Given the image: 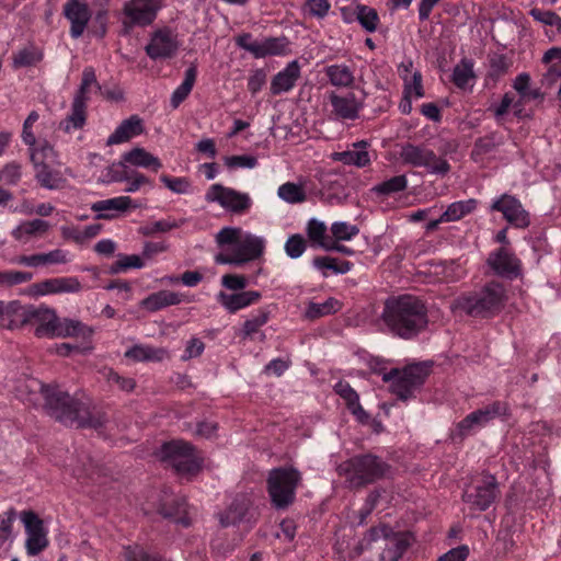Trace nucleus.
Listing matches in <instances>:
<instances>
[{
	"mask_svg": "<svg viewBox=\"0 0 561 561\" xmlns=\"http://www.w3.org/2000/svg\"><path fill=\"white\" fill-rule=\"evenodd\" d=\"M130 206L131 198L129 196H118L95 202L91 209L98 213V218L111 219L114 217V213L125 211Z\"/></svg>",
	"mask_w": 561,
	"mask_h": 561,
	"instance_id": "31",
	"label": "nucleus"
},
{
	"mask_svg": "<svg viewBox=\"0 0 561 561\" xmlns=\"http://www.w3.org/2000/svg\"><path fill=\"white\" fill-rule=\"evenodd\" d=\"M301 473L293 467L272 469L267 478V492L277 510L287 508L295 500Z\"/></svg>",
	"mask_w": 561,
	"mask_h": 561,
	"instance_id": "6",
	"label": "nucleus"
},
{
	"mask_svg": "<svg viewBox=\"0 0 561 561\" xmlns=\"http://www.w3.org/2000/svg\"><path fill=\"white\" fill-rule=\"evenodd\" d=\"M54 321H56V310L45 305L22 306L19 302L15 318L7 324L8 329L14 330L25 325H33L34 334L38 339L50 337Z\"/></svg>",
	"mask_w": 561,
	"mask_h": 561,
	"instance_id": "7",
	"label": "nucleus"
},
{
	"mask_svg": "<svg viewBox=\"0 0 561 561\" xmlns=\"http://www.w3.org/2000/svg\"><path fill=\"white\" fill-rule=\"evenodd\" d=\"M497 145L499 141L495 139V135L481 137L476 140L471 156L474 160H478L479 157L491 152Z\"/></svg>",
	"mask_w": 561,
	"mask_h": 561,
	"instance_id": "57",
	"label": "nucleus"
},
{
	"mask_svg": "<svg viewBox=\"0 0 561 561\" xmlns=\"http://www.w3.org/2000/svg\"><path fill=\"white\" fill-rule=\"evenodd\" d=\"M473 78L474 73L472 70V64L469 60L463 59L459 65L455 67L453 72V81L458 88H467Z\"/></svg>",
	"mask_w": 561,
	"mask_h": 561,
	"instance_id": "47",
	"label": "nucleus"
},
{
	"mask_svg": "<svg viewBox=\"0 0 561 561\" xmlns=\"http://www.w3.org/2000/svg\"><path fill=\"white\" fill-rule=\"evenodd\" d=\"M21 520L26 533L25 548L27 554L36 556L48 546L47 534L43 520L33 511H23Z\"/></svg>",
	"mask_w": 561,
	"mask_h": 561,
	"instance_id": "16",
	"label": "nucleus"
},
{
	"mask_svg": "<svg viewBox=\"0 0 561 561\" xmlns=\"http://www.w3.org/2000/svg\"><path fill=\"white\" fill-rule=\"evenodd\" d=\"M183 295L171 290H159L150 294L141 300L140 306L150 312L158 311L169 306H175L183 301Z\"/></svg>",
	"mask_w": 561,
	"mask_h": 561,
	"instance_id": "30",
	"label": "nucleus"
},
{
	"mask_svg": "<svg viewBox=\"0 0 561 561\" xmlns=\"http://www.w3.org/2000/svg\"><path fill=\"white\" fill-rule=\"evenodd\" d=\"M160 458L179 474H195L202 466V458L195 448L184 440H172L163 444Z\"/></svg>",
	"mask_w": 561,
	"mask_h": 561,
	"instance_id": "9",
	"label": "nucleus"
},
{
	"mask_svg": "<svg viewBox=\"0 0 561 561\" xmlns=\"http://www.w3.org/2000/svg\"><path fill=\"white\" fill-rule=\"evenodd\" d=\"M407 186L408 179L404 174H401L375 185L371 191L377 195L389 196L404 191Z\"/></svg>",
	"mask_w": 561,
	"mask_h": 561,
	"instance_id": "44",
	"label": "nucleus"
},
{
	"mask_svg": "<svg viewBox=\"0 0 561 561\" xmlns=\"http://www.w3.org/2000/svg\"><path fill=\"white\" fill-rule=\"evenodd\" d=\"M368 144L364 140L352 145V149L342 152H334L332 158L334 161L342 162L346 165H355L357 168L367 167L370 163Z\"/></svg>",
	"mask_w": 561,
	"mask_h": 561,
	"instance_id": "27",
	"label": "nucleus"
},
{
	"mask_svg": "<svg viewBox=\"0 0 561 561\" xmlns=\"http://www.w3.org/2000/svg\"><path fill=\"white\" fill-rule=\"evenodd\" d=\"M414 538L408 531H394L388 525L370 527L355 548L353 558L364 550L370 549L373 543L379 545V561H399L413 543Z\"/></svg>",
	"mask_w": 561,
	"mask_h": 561,
	"instance_id": "4",
	"label": "nucleus"
},
{
	"mask_svg": "<svg viewBox=\"0 0 561 561\" xmlns=\"http://www.w3.org/2000/svg\"><path fill=\"white\" fill-rule=\"evenodd\" d=\"M270 320V311L265 308L257 309L247 319L242 325L241 333L243 337H252V335L267 323Z\"/></svg>",
	"mask_w": 561,
	"mask_h": 561,
	"instance_id": "42",
	"label": "nucleus"
},
{
	"mask_svg": "<svg viewBox=\"0 0 561 561\" xmlns=\"http://www.w3.org/2000/svg\"><path fill=\"white\" fill-rule=\"evenodd\" d=\"M477 207V201L473 198L451 203L442 214V220L447 222L457 221L472 213Z\"/></svg>",
	"mask_w": 561,
	"mask_h": 561,
	"instance_id": "39",
	"label": "nucleus"
},
{
	"mask_svg": "<svg viewBox=\"0 0 561 561\" xmlns=\"http://www.w3.org/2000/svg\"><path fill=\"white\" fill-rule=\"evenodd\" d=\"M144 133V123L138 115L124 119L106 140L107 146L118 145L130 140Z\"/></svg>",
	"mask_w": 561,
	"mask_h": 561,
	"instance_id": "26",
	"label": "nucleus"
},
{
	"mask_svg": "<svg viewBox=\"0 0 561 561\" xmlns=\"http://www.w3.org/2000/svg\"><path fill=\"white\" fill-rule=\"evenodd\" d=\"M103 375L108 383L116 385L122 391L131 392L136 387L133 378L121 376L113 369H106Z\"/></svg>",
	"mask_w": 561,
	"mask_h": 561,
	"instance_id": "55",
	"label": "nucleus"
},
{
	"mask_svg": "<svg viewBox=\"0 0 561 561\" xmlns=\"http://www.w3.org/2000/svg\"><path fill=\"white\" fill-rule=\"evenodd\" d=\"M16 519V511L11 507L3 514H0V542L12 540L13 523Z\"/></svg>",
	"mask_w": 561,
	"mask_h": 561,
	"instance_id": "50",
	"label": "nucleus"
},
{
	"mask_svg": "<svg viewBox=\"0 0 561 561\" xmlns=\"http://www.w3.org/2000/svg\"><path fill=\"white\" fill-rule=\"evenodd\" d=\"M160 181L169 188L172 193L175 194H188L192 190L191 181L185 178H172L167 174L160 175Z\"/></svg>",
	"mask_w": 561,
	"mask_h": 561,
	"instance_id": "51",
	"label": "nucleus"
},
{
	"mask_svg": "<svg viewBox=\"0 0 561 561\" xmlns=\"http://www.w3.org/2000/svg\"><path fill=\"white\" fill-rule=\"evenodd\" d=\"M306 250V241L300 234H294L285 243L286 254L291 259L302 255Z\"/></svg>",
	"mask_w": 561,
	"mask_h": 561,
	"instance_id": "61",
	"label": "nucleus"
},
{
	"mask_svg": "<svg viewBox=\"0 0 561 561\" xmlns=\"http://www.w3.org/2000/svg\"><path fill=\"white\" fill-rule=\"evenodd\" d=\"M42 53L34 46H27L13 55V67L23 68L36 65L42 60Z\"/></svg>",
	"mask_w": 561,
	"mask_h": 561,
	"instance_id": "46",
	"label": "nucleus"
},
{
	"mask_svg": "<svg viewBox=\"0 0 561 561\" xmlns=\"http://www.w3.org/2000/svg\"><path fill=\"white\" fill-rule=\"evenodd\" d=\"M49 229V224L42 219L23 221L13 230V237L16 240H26L30 237L43 236Z\"/></svg>",
	"mask_w": 561,
	"mask_h": 561,
	"instance_id": "34",
	"label": "nucleus"
},
{
	"mask_svg": "<svg viewBox=\"0 0 561 561\" xmlns=\"http://www.w3.org/2000/svg\"><path fill=\"white\" fill-rule=\"evenodd\" d=\"M261 299V293L257 290H247L233 294L220 291L217 295L218 302L229 312L236 313Z\"/></svg>",
	"mask_w": 561,
	"mask_h": 561,
	"instance_id": "24",
	"label": "nucleus"
},
{
	"mask_svg": "<svg viewBox=\"0 0 561 561\" xmlns=\"http://www.w3.org/2000/svg\"><path fill=\"white\" fill-rule=\"evenodd\" d=\"M329 101L332 106L331 113L335 118L353 121L358 117L362 103L354 93L347 92L342 95L331 92L329 93Z\"/></svg>",
	"mask_w": 561,
	"mask_h": 561,
	"instance_id": "19",
	"label": "nucleus"
},
{
	"mask_svg": "<svg viewBox=\"0 0 561 561\" xmlns=\"http://www.w3.org/2000/svg\"><path fill=\"white\" fill-rule=\"evenodd\" d=\"M499 484L494 476L484 474L471 489L463 492L462 499L472 510L485 511L499 497Z\"/></svg>",
	"mask_w": 561,
	"mask_h": 561,
	"instance_id": "13",
	"label": "nucleus"
},
{
	"mask_svg": "<svg viewBox=\"0 0 561 561\" xmlns=\"http://www.w3.org/2000/svg\"><path fill=\"white\" fill-rule=\"evenodd\" d=\"M488 265L502 277L515 278L520 274V261L506 247H502L490 253Z\"/></svg>",
	"mask_w": 561,
	"mask_h": 561,
	"instance_id": "17",
	"label": "nucleus"
},
{
	"mask_svg": "<svg viewBox=\"0 0 561 561\" xmlns=\"http://www.w3.org/2000/svg\"><path fill=\"white\" fill-rule=\"evenodd\" d=\"M340 476L345 477L353 488L364 486L390 473V466L381 458L367 454L355 456L337 467Z\"/></svg>",
	"mask_w": 561,
	"mask_h": 561,
	"instance_id": "5",
	"label": "nucleus"
},
{
	"mask_svg": "<svg viewBox=\"0 0 561 561\" xmlns=\"http://www.w3.org/2000/svg\"><path fill=\"white\" fill-rule=\"evenodd\" d=\"M491 209L502 213L504 218L517 228H526L529 225L528 213L520 202L512 195L503 194L493 202Z\"/></svg>",
	"mask_w": 561,
	"mask_h": 561,
	"instance_id": "18",
	"label": "nucleus"
},
{
	"mask_svg": "<svg viewBox=\"0 0 561 561\" xmlns=\"http://www.w3.org/2000/svg\"><path fill=\"white\" fill-rule=\"evenodd\" d=\"M125 357L134 362H162L169 357V353L163 347L136 344L125 352Z\"/></svg>",
	"mask_w": 561,
	"mask_h": 561,
	"instance_id": "33",
	"label": "nucleus"
},
{
	"mask_svg": "<svg viewBox=\"0 0 561 561\" xmlns=\"http://www.w3.org/2000/svg\"><path fill=\"white\" fill-rule=\"evenodd\" d=\"M221 285L232 291H244L248 285V278L239 274H225L221 277Z\"/></svg>",
	"mask_w": 561,
	"mask_h": 561,
	"instance_id": "63",
	"label": "nucleus"
},
{
	"mask_svg": "<svg viewBox=\"0 0 561 561\" xmlns=\"http://www.w3.org/2000/svg\"><path fill=\"white\" fill-rule=\"evenodd\" d=\"M92 88L100 90V85L98 83L94 69L91 67H87L82 72L81 84L75 96H81L82 100L88 101V93Z\"/></svg>",
	"mask_w": 561,
	"mask_h": 561,
	"instance_id": "53",
	"label": "nucleus"
},
{
	"mask_svg": "<svg viewBox=\"0 0 561 561\" xmlns=\"http://www.w3.org/2000/svg\"><path fill=\"white\" fill-rule=\"evenodd\" d=\"M27 387L36 396L35 398L31 396L27 400L37 405L39 404V398H42L45 411L65 425L100 430L106 422L102 412L91 410L87 401L70 397L57 386H46L33 379Z\"/></svg>",
	"mask_w": 561,
	"mask_h": 561,
	"instance_id": "1",
	"label": "nucleus"
},
{
	"mask_svg": "<svg viewBox=\"0 0 561 561\" xmlns=\"http://www.w3.org/2000/svg\"><path fill=\"white\" fill-rule=\"evenodd\" d=\"M125 182L127 183V186L124 190L126 193H135L146 185L152 187L151 180L145 174L135 170H130L129 179H127Z\"/></svg>",
	"mask_w": 561,
	"mask_h": 561,
	"instance_id": "58",
	"label": "nucleus"
},
{
	"mask_svg": "<svg viewBox=\"0 0 561 561\" xmlns=\"http://www.w3.org/2000/svg\"><path fill=\"white\" fill-rule=\"evenodd\" d=\"M31 160L35 168L42 167L44 164H54L56 160V152L54 148L46 141L42 142L39 146H34L30 148Z\"/></svg>",
	"mask_w": 561,
	"mask_h": 561,
	"instance_id": "43",
	"label": "nucleus"
},
{
	"mask_svg": "<svg viewBox=\"0 0 561 561\" xmlns=\"http://www.w3.org/2000/svg\"><path fill=\"white\" fill-rule=\"evenodd\" d=\"M87 103L88 101L82 100L81 96H75L70 114L60 122L59 127L66 133L82 128L87 121Z\"/></svg>",
	"mask_w": 561,
	"mask_h": 561,
	"instance_id": "32",
	"label": "nucleus"
},
{
	"mask_svg": "<svg viewBox=\"0 0 561 561\" xmlns=\"http://www.w3.org/2000/svg\"><path fill=\"white\" fill-rule=\"evenodd\" d=\"M330 8L331 4L328 0H307L305 3V12L318 19H323Z\"/></svg>",
	"mask_w": 561,
	"mask_h": 561,
	"instance_id": "59",
	"label": "nucleus"
},
{
	"mask_svg": "<svg viewBox=\"0 0 561 561\" xmlns=\"http://www.w3.org/2000/svg\"><path fill=\"white\" fill-rule=\"evenodd\" d=\"M331 232L336 241H347L357 236L359 229L355 225L345 221H336L332 224Z\"/></svg>",
	"mask_w": 561,
	"mask_h": 561,
	"instance_id": "54",
	"label": "nucleus"
},
{
	"mask_svg": "<svg viewBox=\"0 0 561 561\" xmlns=\"http://www.w3.org/2000/svg\"><path fill=\"white\" fill-rule=\"evenodd\" d=\"M381 320L394 336L411 340L427 327V309L412 295L389 297L383 305Z\"/></svg>",
	"mask_w": 561,
	"mask_h": 561,
	"instance_id": "2",
	"label": "nucleus"
},
{
	"mask_svg": "<svg viewBox=\"0 0 561 561\" xmlns=\"http://www.w3.org/2000/svg\"><path fill=\"white\" fill-rule=\"evenodd\" d=\"M264 248L265 241L263 238L244 233L234 248L227 252L218 253L215 256V262L217 264L241 266L260 257L264 252Z\"/></svg>",
	"mask_w": 561,
	"mask_h": 561,
	"instance_id": "11",
	"label": "nucleus"
},
{
	"mask_svg": "<svg viewBox=\"0 0 561 561\" xmlns=\"http://www.w3.org/2000/svg\"><path fill=\"white\" fill-rule=\"evenodd\" d=\"M64 13L71 23L70 35L73 38L80 37L91 19L88 4L81 0H68L64 7Z\"/></svg>",
	"mask_w": 561,
	"mask_h": 561,
	"instance_id": "20",
	"label": "nucleus"
},
{
	"mask_svg": "<svg viewBox=\"0 0 561 561\" xmlns=\"http://www.w3.org/2000/svg\"><path fill=\"white\" fill-rule=\"evenodd\" d=\"M341 304L335 298H329L322 304L310 302L307 310L306 317L309 319L321 318L339 311Z\"/></svg>",
	"mask_w": 561,
	"mask_h": 561,
	"instance_id": "45",
	"label": "nucleus"
},
{
	"mask_svg": "<svg viewBox=\"0 0 561 561\" xmlns=\"http://www.w3.org/2000/svg\"><path fill=\"white\" fill-rule=\"evenodd\" d=\"M530 15L542 24L554 26L561 34V18L557 13L535 8L530 10Z\"/></svg>",
	"mask_w": 561,
	"mask_h": 561,
	"instance_id": "56",
	"label": "nucleus"
},
{
	"mask_svg": "<svg viewBox=\"0 0 561 561\" xmlns=\"http://www.w3.org/2000/svg\"><path fill=\"white\" fill-rule=\"evenodd\" d=\"M300 78V66L298 61H290L283 70L277 72L271 81L272 95H279L290 91Z\"/></svg>",
	"mask_w": 561,
	"mask_h": 561,
	"instance_id": "25",
	"label": "nucleus"
},
{
	"mask_svg": "<svg viewBox=\"0 0 561 561\" xmlns=\"http://www.w3.org/2000/svg\"><path fill=\"white\" fill-rule=\"evenodd\" d=\"M35 169V176L38 183L45 188L57 190L60 188L66 182L60 172L53 169V164H44Z\"/></svg>",
	"mask_w": 561,
	"mask_h": 561,
	"instance_id": "36",
	"label": "nucleus"
},
{
	"mask_svg": "<svg viewBox=\"0 0 561 561\" xmlns=\"http://www.w3.org/2000/svg\"><path fill=\"white\" fill-rule=\"evenodd\" d=\"M507 410L508 407L505 402L494 401L491 404L468 414L457 424V431L461 437H465L469 435L473 428L483 427L492 420L505 415Z\"/></svg>",
	"mask_w": 561,
	"mask_h": 561,
	"instance_id": "15",
	"label": "nucleus"
},
{
	"mask_svg": "<svg viewBox=\"0 0 561 561\" xmlns=\"http://www.w3.org/2000/svg\"><path fill=\"white\" fill-rule=\"evenodd\" d=\"M205 201L217 203L220 207L234 215L247 214L252 207V198L248 193L216 183L205 193Z\"/></svg>",
	"mask_w": 561,
	"mask_h": 561,
	"instance_id": "12",
	"label": "nucleus"
},
{
	"mask_svg": "<svg viewBox=\"0 0 561 561\" xmlns=\"http://www.w3.org/2000/svg\"><path fill=\"white\" fill-rule=\"evenodd\" d=\"M325 231H327V227L322 221H319L317 219H311L308 222L307 233H308L309 239L312 240L313 242H317L321 247H322V244H328L324 241Z\"/></svg>",
	"mask_w": 561,
	"mask_h": 561,
	"instance_id": "62",
	"label": "nucleus"
},
{
	"mask_svg": "<svg viewBox=\"0 0 561 561\" xmlns=\"http://www.w3.org/2000/svg\"><path fill=\"white\" fill-rule=\"evenodd\" d=\"M530 76L523 72L514 80V89L520 95L523 100H535L541 96V93L537 89H529Z\"/></svg>",
	"mask_w": 561,
	"mask_h": 561,
	"instance_id": "49",
	"label": "nucleus"
},
{
	"mask_svg": "<svg viewBox=\"0 0 561 561\" xmlns=\"http://www.w3.org/2000/svg\"><path fill=\"white\" fill-rule=\"evenodd\" d=\"M93 330L77 319L59 318L56 314L49 339L90 337Z\"/></svg>",
	"mask_w": 561,
	"mask_h": 561,
	"instance_id": "23",
	"label": "nucleus"
},
{
	"mask_svg": "<svg viewBox=\"0 0 561 561\" xmlns=\"http://www.w3.org/2000/svg\"><path fill=\"white\" fill-rule=\"evenodd\" d=\"M225 164L229 169H253L257 164V159L253 156L242 154V156H230L225 158Z\"/></svg>",
	"mask_w": 561,
	"mask_h": 561,
	"instance_id": "60",
	"label": "nucleus"
},
{
	"mask_svg": "<svg viewBox=\"0 0 561 561\" xmlns=\"http://www.w3.org/2000/svg\"><path fill=\"white\" fill-rule=\"evenodd\" d=\"M251 501L245 495H238L233 499L225 513L220 514L219 520L224 527L237 525L243 522L249 513Z\"/></svg>",
	"mask_w": 561,
	"mask_h": 561,
	"instance_id": "28",
	"label": "nucleus"
},
{
	"mask_svg": "<svg viewBox=\"0 0 561 561\" xmlns=\"http://www.w3.org/2000/svg\"><path fill=\"white\" fill-rule=\"evenodd\" d=\"M122 158L124 162L129 163L133 167L149 169L153 172H157L162 168L160 159L141 147H135L129 151H126Z\"/></svg>",
	"mask_w": 561,
	"mask_h": 561,
	"instance_id": "29",
	"label": "nucleus"
},
{
	"mask_svg": "<svg viewBox=\"0 0 561 561\" xmlns=\"http://www.w3.org/2000/svg\"><path fill=\"white\" fill-rule=\"evenodd\" d=\"M428 376V368L423 364H413L402 370L391 369L383 375L385 381H392V392L405 401L414 394Z\"/></svg>",
	"mask_w": 561,
	"mask_h": 561,
	"instance_id": "10",
	"label": "nucleus"
},
{
	"mask_svg": "<svg viewBox=\"0 0 561 561\" xmlns=\"http://www.w3.org/2000/svg\"><path fill=\"white\" fill-rule=\"evenodd\" d=\"M399 156L403 164L424 168L431 174L444 176L450 171L448 161L425 145L402 144Z\"/></svg>",
	"mask_w": 561,
	"mask_h": 561,
	"instance_id": "8",
	"label": "nucleus"
},
{
	"mask_svg": "<svg viewBox=\"0 0 561 561\" xmlns=\"http://www.w3.org/2000/svg\"><path fill=\"white\" fill-rule=\"evenodd\" d=\"M161 8L162 0H128L123 9L125 23L147 26L154 21Z\"/></svg>",
	"mask_w": 561,
	"mask_h": 561,
	"instance_id": "14",
	"label": "nucleus"
},
{
	"mask_svg": "<svg viewBox=\"0 0 561 561\" xmlns=\"http://www.w3.org/2000/svg\"><path fill=\"white\" fill-rule=\"evenodd\" d=\"M288 41L285 37H267L260 41L256 58L282 55L286 51Z\"/></svg>",
	"mask_w": 561,
	"mask_h": 561,
	"instance_id": "40",
	"label": "nucleus"
},
{
	"mask_svg": "<svg viewBox=\"0 0 561 561\" xmlns=\"http://www.w3.org/2000/svg\"><path fill=\"white\" fill-rule=\"evenodd\" d=\"M197 76L196 68L191 66L185 70L183 82L174 90L171 95V106L176 108L191 93Z\"/></svg>",
	"mask_w": 561,
	"mask_h": 561,
	"instance_id": "38",
	"label": "nucleus"
},
{
	"mask_svg": "<svg viewBox=\"0 0 561 561\" xmlns=\"http://www.w3.org/2000/svg\"><path fill=\"white\" fill-rule=\"evenodd\" d=\"M352 14L365 31L373 33L377 30L379 16L374 8L357 4L352 9Z\"/></svg>",
	"mask_w": 561,
	"mask_h": 561,
	"instance_id": "37",
	"label": "nucleus"
},
{
	"mask_svg": "<svg viewBox=\"0 0 561 561\" xmlns=\"http://www.w3.org/2000/svg\"><path fill=\"white\" fill-rule=\"evenodd\" d=\"M33 278V274L22 271H0V288L24 284Z\"/></svg>",
	"mask_w": 561,
	"mask_h": 561,
	"instance_id": "48",
	"label": "nucleus"
},
{
	"mask_svg": "<svg viewBox=\"0 0 561 561\" xmlns=\"http://www.w3.org/2000/svg\"><path fill=\"white\" fill-rule=\"evenodd\" d=\"M178 42L170 31L161 30L156 32L149 44L146 46V53L151 59H164L172 57L178 50Z\"/></svg>",
	"mask_w": 561,
	"mask_h": 561,
	"instance_id": "21",
	"label": "nucleus"
},
{
	"mask_svg": "<svg viewBox=\"0 0 561 561\" xmlns=\"http://www.w3.org/2000/svg\"><path fill=\"white\" fill-rule=\"evenodd\" d=\"M35 293L41 296L54 294H72L82 289L80 280L75 276L44 279L34 285Z\"/></svg>",
	"mask_w": 561,
	"mask_h": 561,
	"instance_id": "22",
	"label": "nucleus"
},
{
	"mask_svg": "<svg viewBox=\"0 0 561 561\" xmlns=\"http://www.w3.org/2000/svg\"><path fill=\"white\" fill-rule=\"evenodd\" d=\"M506 300L504 286L497 282H490L478 290L457 297L451 302L450 309L472 318H492L503 310Z\"/></svg>",
	"mask_w": 561,
	"mask_h": 561,
	"instance_id": "3",
	"label": "nucleus"
},
{
	"mask_svg": "<svg viewBox=\"0 0 561 561\" xmlns=\"http://www.w3.org/2000/svg\"><path fill=\"white\" fill-rule=\"evenodd\" d=\"M243 236L244 233L241 228L225 227L216 234V242L218 247L231 245L234 248Z\"/></svg>",
	"mask_w": 561,
	"mask_h": 561,
	"instance_id": "52",
	"label": "nucleus"
},
{
	"mask_svg": "<svg viewBox=\"0 0 561 561\" xmlns=\"http://www.w3.org/2000/svg\"><path fill=\"white\" fill-rule=\"evenodd\" d=\"M126 561H161L157 556L150 554L139 547H128L125 550Z\"/></svg>",
	"mask_w": 561,
	"mask_h": 561,
	"instance_id": "64",
	"label": "nucleus"
},
{
	"mask_svg": "<svg viewBox=\"0 0 561 561\" xmlns=\"http://www.w3.org/2000/svg\"><path fill=\"white\" fill-rule=\"evenodd\" d=\"M277 195L288 204H299L307 199L304 186L294 182L282 184L277 190Z\"/></svg>",
	"mask_w": 561,
	"mask_h": 561,
	"instance_id": "41",
	"label": "nucleus"
},
{
	"mask_svg": "<svg viewBox=\"0 0 561 561\" xmlns=\"http://www.w3.org/2000/svg\"><path fill=\"white\" fill-rule=\"evenodd\" d=\"M332 85L339 88L351 87L354 82L353 71L346 65H331L324 69Z\"/></svg>",
	"mask_w": 561,
	"mask_h": 561,
	"instance_id": "35",
	"label": "nucleus"
}]
</instances>
